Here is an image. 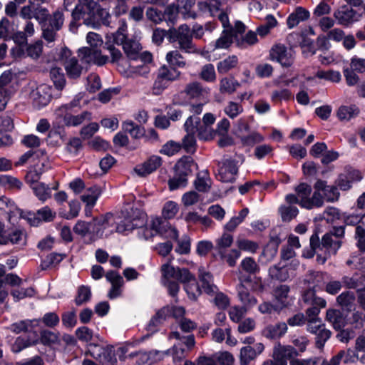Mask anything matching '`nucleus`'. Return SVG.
<instances>
[{"label":"nucleus","mask_w":365,"mask_h":365,"mask_svg":"<svg viewBox=\"0 0 365 365\" xmlns=\"http://www.w3.org/2000/svg\"><path fill=\"white\" fill-rule=\"evenodd\" d=\"M138 218H125L120 223L115 225V220L113 215L107 213L99 219L95 220L94 226L96 230L94 233L98 238L108 237L115 230L117 232L123 233L126 231H131L139 226Z\"/></svg>","instance_id":"obj_2"},{"label":"nucleus","mask_w":365,"mask_h":365,"mask_svg":"<svg viewBox=\"0 0 365 365\" xmlns=\"http://www.w3.org/2000/svg\"><path fill=\"white\" fill-rule=\"evenodd\" d=\"M170 312V309L168 307H163L159 310L156 314L150 319L148 324L149 329H151L152 327H155L164 322Z\"/></svg>","instance_id":"obj_62"},{"label":"nucleus","mask_w":365,"mask_h":365,"mask_svg":"<svg viewBox=\"0 0 365 365\" xmlns=\"http://www.w3.org/2000/svg\"><path fill=\"white\" fill-rule=\"evenodd\" d=\"M269 57L276 61L282 66L289 67L294 62V53L292 49L287 48L284 45L277 43L269 51Z\"/></svg>","instance_id":"obj_12"},{"label":"nucleus","mask_w":365,"mask_h":365,"mask_svg":"<svg viewBox=\"0 0 365 365\" xmlns=\"http://www.w3.org/2000/svg\"><path fill=\"white\" fill-rule=\"evenodd\" d=\"M341 244V240H334L331 234L326 233L320 241L319 235L314 233L309 240V249L303 251L302 257L307 259L312 258L317 250H322L323 248L329 255H336Z\"/></svg>","instance_id":"obj_5"},{"label":"nucleus","mask_w":365,"mask_h":365,"mask_svg":"<svg viewBox=\"0 0 365 365\" xmlns=\"http://www.w3.org/2000/svg\"><path fill=\"white\" fill-rule=\"evenodd\" d=\"M47 138L50 140V143L58 145L59 140L64 141L66 140V132L62 126H53L49 130Z\"/></svg>","instance_id":"obj_48"},{"label":"nucleus","mask_w":365,"mask_h":365,"mask_svg":"<svg viewBox=\"0 0 365 365\" xmlns=\"http://www.w3.org/2000/svg\"><path fill=\"white\" fill-rule=\"evenodd\" d=\"M50 77L58 90H62L64 88L66 78L61 68L57 67L51 68Z\"/></svg>","instance_id":"obj_47"},{"label":"nucleus","mask_w":365,"mask_h":365,"mask_svg":"<svg viewBox=\"0 0 365 365\" xmlns=\"http://www.w3.org/2000/svg\"><path fill=\"white\" fill-rule=\"evenodd\" d=\"M359 113V109L355 105L341 106L337 110V117L340 120L348 121L352 118L356 116Z\"/></svg>","instance_id":"obj_34"},{"label":"nucleus","mask_w":365,"mask_h":365,"mask_svg":"<svg viewBox=\"0 0 365 365\" xmlns=\"http://www.w3.org/2000/svg\"><path fill=\"white\" fill-rule=\"evenodd\" d=\"M158 72L170 83L178 81L181 76L180 71L174 67H169L166 65L160 66Z\"/></svg>","instance_id":"obj_37"},{"label":"nucleus","mask_w":365,"mask_h":365,"mask_svg":"<svg viewBox=\"0 0 365 365\" xmlns=\"http://www.w3.org/2000/svg\"><path fill=\"white\" fill-rule=\"evenodd\" d=\"M288 327L285 322H278L267 326L262 331L264 337L269 339H278L287 331Z\"/></svg>","instance_id":"obj_23"},{"label":"nucleus","mask_w":365,"mask_h":365,"mask_svg":"<svg viewBox=\"0 0 365 365\" xmlns=\"http://www.w3.org/2000/svg\"><path fill=\"white\" fill-rule=\"evenodd\" d=\"M86 41L91 47H83L78 50V56L82 61L87 63H93L98 66H103L109 61L108 56L102 55L101 51L96 48L103 43L99 34L89 32L87 34Z\"/></svg>","instance_id":"obj_4"},{"label":"nucleus","mask_w":365,"mask_h":365,"mask_svg":"<svg viewBox=\"0 0 365 365\" xmlns=\"http://www.w3.org/2000/svg\"><path fill=\"white\" fill-rule=\"evenodd\" d=\"M49 16V11L47 10V15L43 19V20H38V23L41 26V29L42 31L41 37L48 43H53L56 41L57 37V32L59 30L54 29L53 26H51V24H47L48 18Z\"/></svg>","instance_id":"obj_26"},{"label":"nucleus","mask_w":365,"mask_h":365,"mask_svg":"<svg viewBox=\"0 0 365 365\" xmlns=\"http://www.w3.org/2000/svg\"><path fill=\"white\" fill-rule=\"evenodd\" d=\"M197 169V165L190 156L181 158L175 165V175L168 180L170 190L184 187L187 184V178L192 175L193 171Z\"/></svg>","instance_id":"obj_3"},{"label":"nucleus","mask_w":365,"mask_h":365,"mask_svg":"<svg viewBox=\"0 0 365 365\" xmlns=\"http://www.w3.org/2000/svg\"><path fill=\"white\" fill-rule=\"evenodd\" d=\"M198 277L201 282V287L204 292L209 295H214L218 291L217 287L213 283V277L212 274L207 272L204 267H200L198 269Z\"/></svg>","instance_id":"obj_22"},{"label":"nucleus","mask_w":365,"mask_h":365,"mask_svg":"<svg viewBox=\"0 0 365 365\" xmlns=\"http://www.w3.org/2000/svg\"><path fill=\"white\" fill-rule=\"evenodd\" d=\"M314 187L319 193L322 192V197H323V201L326 200L328 202H335L339 199L340 192L336 185H327L326 181L318 180L315 182Z\"/></svg>","instance_id":"obj_19"},{"label":"nucleus","mask_w":365,"mask_h":365,"mask_svg":"<svg viewBox=\"0 0 365 365\" xmlns=\"http://www.w3.org/2000/svg\"><path fill=\"white\" fill-rule=\"evenodd\" d=\"M47 24H51L56 30H61L64 24V15L63 12L58 9L53 12L52 14H49Z\"/></svg>","instance_id":"obj_53"},{"label":"nucleus","mask_w":365,"mask_h":365,"mask_svg":"<svg viewBox=\"0 0 365 365\" xmlns=\"http://www.w3.org/2000/svg\"><path fill=\"white\" fill-rule=\"evenodd\" d=\"M45 164L42 163L41 166H35L34 168L31 169L25 176V180L27 184L29 185L30 187L34 185L37 183H40L39 182L43 173L45 171Z\"/></svg>","instance_id":"obj_32"},{"label":"nucleus","mask_w":365,"mask_h":365,"mask_svg":"<svg viewBox=\"0 0 365 365\" xmlns=\"http://www.w3.org/2000/svg\"><path fill=\"white\" fill-rule=\"evenodd\" d=\"M9 242L13 245H24L26 244V235L24 231L15 229L9 235H6V245Z\"/></svg>","instance_id":"obj_52"},{"label":"nucleus","mask_w":365,"mask_h":365,"mask_svg":"<svg viewBox=\"0 0 365 365\" xmlns=\"http://www.w3.org/2000/svg\"><path fill=\"white\" fill-rule=\"evenodd\" d=\"M100 195V190L96 187H91L87 189L84 194L81 196V200L86 204L87 206L93 207Z\"/></svg>","instance_id":"obj_44"},{"label":"nucleus","mask_w":365,"mask_h":365,"mask_svg":"<svg viewBox=\"0 0 365 365\" xmlns=\"http://www.w3.org/2000/svg\"><path fill=\"white\" fill-rule=\"evenodd\" d=\"M199 77L205 82H215L217 76L214 66L212 63H207L202 66L199 73Z\"/></svg>","instance_id":"obj_46"},{"label":"nucleus","mask_w":365,"mask_h":365,"mask_svg":"<svg viewBox=\"0 0 365 365\" xmlns=\"http://www.w3.org/2000/svg\"><path fill=\"white\" fill-rule=\"evenodd\" d=\"M279 212L284 222H290L299 213L298 208L294 205H282Z\"/></svg>","instance_id":"obj_50"},{"label":"nucleus","mask_w":365,"mask_h":365,"mask_svg":"<svg viewBox=\"0 0 365 365\" xmlns=\"http://www.w3.org/2000/svg\"><path fill=\"white\" fill-rule=\"evenodd\" d=\"M232 31L225 30L222 36L215 41V48H227L232 43Z\"/></svg>","instance_id":"obj_54"},{"label":"nucleus","mask_w":365,"mask_h":365,"mask_svg":"<svg viewBox=\"0 0 365 365\" xmlns=\"http://www.w3.org/2000/svg\"><path fill=\"white\" fill-rule=\"evenodd\" d=\"M123 51L129 58L136 60L141 50L140 43L135 40L128 39L123 43Z\"/></svg>","instance_id":"obj_33"},{"label":"nucleus","mask_w":365,"mask_h":365,"mask_svg":"<svg viewBox=\"0 0 365 365\" xmlns=\"http://www.w3.org/2000/svg\"><path fill=\"white\" fill-rule=\"evenodd\" d=\"M145 16L148 20L155 24H159L164 20L163 13L155 7H148L145 11Z\"/></svg>","instance_id":"obj_61"},{"label":"nucleus","mask_w":365,"mask_h":365,"mask_svg":"<svg viewBox=\"0 0 365 365\" xmlns=\"http://www.w3.org/2000/svg\"><path fill=\"white\" fill-rule=\"evenodd\" d=\"M36 197L41 202L51 197V188L43 182L37 183L30 187Z\"/></svg>","instance_id":"obj_31"},{"label":"nucleus","mask_w":365,"mask_h":365,"mask_svg":"<svg viewBox=\"0 0 365 365\" xmlns=\"http://www.w3.org/2000/svg\"><path fill=\"white\" fill-rule=\"evenodd\" d=\"M0 185L6 187L8 189L20 190L23 185L22 182L16 178L10 175H1Z\"/></svg>","instance_id":"obj_55"},{"label":"nucleus","mask_w":365,"mask_h":365,"mask_svg":"<svg viewBox=\"0 0 365 365\" xmlns=\"http://www.w3.org/2000/svg\"><path fill=\"white\" fill-rule=\"evenodd\" d=\"M238 65V58L235 55L229 56L226 58L219 61L217 69L220 74H225Z\"/></svg>","instance_id":"obj_30"},{"label":"nucleus","mask_w":365,"mask_h":365,"mask_svg":"<svg viewBox=\"0 0 365 365\" xmlns=\"http://www.w3.org/2000/svg\"><path fill=\"white\" fill-rule=\"evenodd\" d=\"M72 18L75 20H83V24L96 28L99 26L96 16V11L86 9L83 6L77 4L71 14Z\"/></svg>","instance_id":"obj_18"},{"label":"nucleus","mask_w":365,"mask_h":365,"mask_svg":"<svg viewBox=\"0 0 365 365\" xmlns=\"http://www.w3.org/2000/svg\"><path fill=\"white\" fill-rule=\"evenodd\" d=\"M289 290V287L286 284L277 286L274 289V297L282 309L286 307L285 300L288 297Z\"/></svg>","instance_id":"obj_45"},{"label":"nucleus","mask_w":365,"mask_h":365,"mask_svg":"<svg viewBox=\"0 0 365 365\" xmlns=\"http://www.w3.org/2000/svg\"><path fill=\"white\" fill-rule=\"evenodd\" d=\"M103 365H115L117 359L115 358L114 351L112 346H106L105 351L103 352L101 358L98 359Z\"/></svg>","instance_id":"obj_58"},{"label":"nucleus","mask_w":365,"mask_h":365,"mask_svg":"<svg viewBox=\"0 0 365 365\" xmlns=\"http://www.w3.org/2000/svg\"><path fill=\"white\" fill-rule=\"evenodd\" d=\"M322 307L317 305H311L310 307L306 310V320L307 321V326L310 324H316L322 323V319L318 317L320 313V309Z\"/></svg>","instance_id":"obj_49"},{"label":"nucleus","mask_w":365,"mask_h":365,"mask_svg":"<svg viewBox=\"0 0 365 365\" xmlns=\"http://www.w3.org/2000/svg\"><path fill=\"white\" fill-rule=\"evenodd\" d=\"M173 43H177L178 49L187 54H200V51L194 43H192L190 28L187 24H182L178 28L171 27L168 30L157 28L153 30V42L159 46L165 38Z\"/></svg>","instance_id":"obj_1"},{"label":"nucleus","mask_w":365,"mask_h":365,"mask_svg":"<svg viewBox=\"0 0 365 365\" xmlns=\"http://www.w3.org/2000/svg\"><path fill=\"white\" fill-rule=\"evenodd\" d=\"M210 179L207 170L199 173L194 182L195 187L200 192H207L210 188Z\"/></svg>","instance_id":"obj_41"},{"label":"nucleus","mask_w":365,"mask_h":365,"mask_svg":"<svg viewBox=\"0 0 365 365\" xmlns=\"http://www.w3.org/2000/svg\"><path fill=\"white\" fill-rule=\"evenodd\" d=\"M210 92V89L208 87L203 86L199 81H194L187 83L181 93L190 101L206 102Z\"/></svg>","instance_id":"obj_9"},{"label":"nucleus","mask_w":365,"mask_h":365,"mask_svg":"<svg viewBox=\"0 0 365 365\" xmlns=\"http://www.w3.org/2000/svg\"><path fill=\"white\" fill-rule=\"evenodd\" d=\"M10 330L16 334L21 332H32L34 327L33 322L30 320H22L16 323L12 324L10 326Z\"/></svg>","instance_id":"obj_51"},{"label":"nucleus","mask_w":365,"mask_h":365,"mask_svg":"<svg viewBox=\"0 0 365 365\" xmlns=\"http://www.w3.org/2000/svg\"><path fill=\"white\" fill-rule=\"evenodd\" d=\"M354 301V294L349 291L344 292L336 297V302L343 308L351 307Z\"/></svg>","instance_id":"obj_60"},{"label":"nucleus","mask_w":365,"mask_h":365,"mask_svg":"<svg viewBox=\"0 0 365 365\" xmlns=\"http://www.w3.org/2000/svg\"><path fill=\"white\" fill-rule=\"evenodd\" d=\"M237 274L239 281L237 289L260 292L264 290L262 279L255 276L256 274H246L242 271H238Z\"/></svg>","instance_id":"obj_15"},{"label":"nucleus","mask_w":365,"mask_h":365,"mask_svg":"<svg viewBox=\"0 0 365 365\" xmlns=\"http://www.w3.org/2000/svg\"><path fill=\"white\" fill-rule=\"evenodd\" d=\"M269 274L272 279L286 281L289 278L288 269L285 266L273 265L269 269Z\"/></svg>","instance_id":"obj_40"},{"label":"nucleus","mask_w":365,"mask_h":365,"mask_svg":"<svg viewBox=\"0 0 365 365\" xmlns=\"http://www.w3.org/2000/svg\"><path fill=\"white\" fill-rule=\"evenodd\" d=\"M173 257L169 258L168 262L162 264L160 271L163 277L165 280L175 279L178 282L185 284V289L188 294H190L188 284L190 283L196 284V279L188 269L180 268L179 267H174L171 262Z\"/></svg>","instance_id":"obj_6"},{"label":"nucleus","mask_w":365,"mask_h":365,"mask_svg":"<svg viewBox=\"0 0 365 365\" xmlns=\"http://www.w3.org/2000/svg\"><path fill=\"white\" fill-rule=\"evenodd\" d=\"M59 115L62 117L64 125L68 127L78 126L91 118V113L88 111L76 115H73L71 111H66Z\"/></svg>","instance_id":"obj_24"},{"label":"nucleus","mask_w":365,"mask_h":365,"mask_svg":"<svg viewBox=\"0 0 365 365\" xmlns=\"http://www.w3.org/2000/svg\"><path fill=\"white\" fill-rule=\"evenodd\" d=\"M294 190L299 197V205L305 209L312 210L314 207L323 206L322 193L315 190L311 196L312 189L311 185L306 182H301L295 187Z\"/></svg>","instance_id":"obj_7"},{"label":"nucleus","mask_w":365,"mask_h":365,"mask_svg":"<svg viewBox=\"0 0 365 365\" xmlns=\"http://www.w3.org/2000/svg\"><path fill=\"white\" fill-rule=\"evenodd\" d=\"M47 10L48 9L46 7L35 5L34 1L29 0L28 5L21 7L19 16L26 21L31 20L32 18H34L37 21L38 20L42 21L47 15Z\"/></svg>","instance_id":"obj_17"},{"label":"nucleus","mask_w":365,"mask_h":365,"mask_svg":"<svg viewBox=\"0 0 365 365\" xmlns=\"http://www.w3.org/2000/svg\"><path fill=\"white\" fill-rule=\"evenodd\" d=\"M354 239L359 250L365 252V228L361 225H357L355 228Z\"/></svg>","instance_id":"obj_64"},{"label":"nucleus","mask_w":365,"mask_h":365,"mask_svg":"<svg viewBox=\"0 0 365 365\" xmlns=\"http://www.w3.org/2000/svg\"><path fill=\"white\" fill-rule=\"evenodd\" d=\"M299 356L297 349L290 345H282L277 343L273 348L272 359L275 360L276 365H287L294 358Z\"/></svg>","instance_id":"obj_11"},{"label":"nucleus","mask_w":365,"mask_h":365,"mask_svg":"<svg viewBox=\"0 0 365 365\" xmlns=\"http://www.w3.org/2000/svg\"><path fill=\"white\" fill-rule=\"evenodd\" d=\"M303 282L307 287L315 289L324 283V274L320 272L310 270L305 275Z\"/></svg>","instance_id":"obj_28"},{"label":"nucleus","mask_w":365,"mask_h":365,"mask_svg":"<svg viewBox=\"0 0 365 365\" xmlns=\"http://www.w3.org/2000/svg\"><path fill=\"white\" fill-rule=\"evenodd\" d=\"M52 88L47 84H41L30 93L33 105L37 108L47 106L52 98Z\"/></svg>","instance_id":"obj_16"},{"label":"nucleus","mask_w":365,"mask_h":365,"mask_svg":"<svg viewBox=\"0 0 365 365\" xmlns=\"http://www.w3.org/2000/svg\"><path fill=\"white\" fill-rule=\"evenodd\" d=\"M237 289L240 300L244 304L245 307H250L257 304L256 298L250 293V289Z\"/></svg>","instance_id":"obj_57"},{"label":"nucleus","mask_w":365,"mask_h":365,"mask_svg":"<svg viewBox=\"0 0 365 365\" xmlns=\"http://www.w3.org/2000/svg\"><path fill=\"white\" fill-rule=\"evenodd\" d=\"M348 324L354 329H361L365 324V313L363 310L354 309L347 319Z\"/></svg>","instance_id":"obj_35"},{"label":"nucleus","mask_w":365,"mask_h":365,"mask_svg":"<svg viewBox=\"0 0 365 365\" xmlns=\"http://www.w3.org/2000/svg\"><path fill=\"white\" fill-rule=\"evenodd\" d=\"M260 270L259 266L252 257H245L240 264L238 271L246 274H257Z\"/></svg>","instance_id":"obj_42"},{"label":"nucleus","mask_w":365,"mask_h":365,"mask_svg":"<svg viewBox=\"0 0 365 365\" xmlns=\"http://www.w3.org/2000/svg\"><path fill=\"white\" fill-rule=\"evenodd\" d=\"M161 165V158L153 155L141 165L134 168V172L140 177L146 176L155 171Z\"/></svg>","instance_id":"obj_21"},{"label":"nucleus","mask_w":365,"mask_h":365,"mask_svg":"<svg viewBox=\"0 0 365 365\" xmlns=\"http://www.w3.org/2000/svg\"><path fill=\"white\" fill-rule=\"evenodd\" d=\"M122 127L125 132L128 133L134 138H140L145 134L144 128L136 125L131 120L124 122Z\"/></svg>","instance_id":"obj_39"},{"label":"nucleus","mask_w":365,"mask_h":365,"mask_svg":"<svg viewBox=\"0 0 365 365\" xmlns=\"http://www.w3.org/2000/svg\"><path fill=\"white\" fill-rule=\"evenodd\" d=\"M43 51L42 41H38L34 43L28 45L26 50V56L33 59H37L40 57Z\"/></svg>","instance_id":"obj_63"},{"label":"nucleus","mask_w":365,"mask_h":365,"mask_svg":"<svg viewBox=\"0 0 365 365\" xmlns=\"http://www.w3.org/2000/svg\"><path fill=\"white\" fill-rule=\"evenodd\" d=\"M239 86L240 83L234 78L225 77L220 81V91L222 93L232 94Z\"/></svg>","instance_id":"obj_38"},{"label":"nucleus","mask_w":365,"mask_h":365,"mask_svg":"<svg viewBox=\"0 0 365 365\" xmlns=\"http://www.w3.org/2000/svg\"><path fill=\"white\" fill-rule=\"evenodd\" d=\"M309 12L302 7H297L287 18V24L289 29L297 26L301 21L309 18Z\"/></svg>","instance_id":"obj_27"},{"label":"nucleus","mask_w":365,"mask_h":365,"mask_svg":"<svg viewBox=\"0 0 365 365\" xmlns=\"http://www.w3.org/2000/svg\"><path fill=\"white\" fill-rule=\"evenodd\" d=\"M325 319L332 325L335 330H339L345 326L344 315L339 309H327Z\"/></svg>","instance_id":"obj_25"},{"label":"nucleus","mask_w":365,"mask_h":365,"mask_svg":"<svg viewBox=\"0 0 365 365\" xmlns=\"http://www.w3.org/2000/svg\"><path fill=\"white\" fill-rule=\"evenodd\" d=\"M334 17L339 25L349 26L359 21L361 15L349 5H342L334 12Z\"/></svg>","instance_id":"obj_14"},{"label":"nucleus","mask_w":365,"mask_h":365,"mask_svg":"<svg viewBox=\"0 0 365 365\" xmlns=\"http://www.w3.org/2000/svg\"><path fill=\"white\" fill-rule=\"evenodd\" d=\"M270 98L273 103H281L282 101H288L293 99V94L287 88L275 89L272 91Z\"/></svg>","instance_id":"obj_43"},{"label":"nucleus","mask_w":365,"mask_h":365,"mask_svg":"<svg viewBox=\"0 0 365 365\" xmlns=\"http://www.w3.org/2000/svg\"><path fill=\"white\" fill-rule=\"evenodd\" d=\"M302 298L305 304L309 305H317L321 307H325L327 305V302L324 299L316 296L314 289L308 287V289L302 293Z\"/></svg>","instance_id":"obj_29"},{"label":"nucleus","mask_w":365,"mask_h":365,"mask_svg":"<svg viewBox=\"0 0 365 365\" xmlns=\"http://www.w3.org/2000/svg\"><path fill=\"white\" fill-rule=\"evenodd\" d=\"M257 355L255 354V350L254 348L247 346L242 347L240 350V360L241 365H248V364L255 359Z\"/></svg>","instance_id":"obj_59"},{"label":"nucleus","mask_w":365,"mask_h":365,"mask_svg":"<svg viewBox=\"0 0 365 365\" xmlns=\"http://www.w3.org/2000/svg\"><path fill=\"white\" fill-rule=\"evenodd\" d=\"M59 58L64 66L68 78L77 79L81 76L83 67L79 63L77 58L73 56L71 50L68 48H62L60 52Z\"/></svg>","instance_id":"obj_8"},{"label":"nucleus","mask_w":365,"mask_h":365,"mask_svg":"<svg viewBox=\"0 0 365 365\" xmlns=\"http://www.w3.org/2000/svg\"><path fill=\"white\" fill-rule=\"evenodd\" d=\"M180 51V49L169 51L166 54V61L173 66L184 68L187 63Z\"/></svg>","instance_id":"obj_36"},{"label":"nucleus","mask_w":365,"mask_h":365,"mask_svg":"<svg viewBox=\"0 0 365 365\" xmlns=\"http://www.w3.org/2000/svg\"><path fill=\"white\" fill-rule=\"evenodd\" d=\"M105 277L112 285L108 294V297L110 299L117 298L121 294L120 288L124 284L123 277L117 272L113 270L108 272Z\"/></svg>","instance_id":"obj_20"},{"label":"nucleus","mask_w":365,"mask_h":365,"mask_svg":"<svg viewBox=\"0 0 365 365\" xmlns=\"http://www.w3.org/2000/svg\"><path fill=\"white\" fill-rule=\"evenodd\" d=\"M307 330L314 335V345L319 350H323L325 344L332 335L331 331L323 322L307 326Z\"/></svg>","instance_id":"obj_13"},{"label":"nucleus","mask_w":365,"mask_h":365,"mask_svg":"<svg viewBox=\"0 0 365 365\" xmlns=\"http://www.w3.org/2000/svg\"><path fill=\"white\" fill-rule=\"evenodd\" d=\"M217 179L222 182H233L238 173L237 162L232 159H224L218 162Z\"/></svg>","instance_id":"obj_10"},{"label":"nucleus","mask_w":365,"mask_h":365,"mask_svg":"<svg viewBox=\"0 0 365 365\" xmlns=\"http://www.w3.org/2000/svg\"><path fill=\"white\" fill-rule=\"evenodd\" d=\"M170 83L158 72L152 88L153 93L156 96L160 95L169 86Z\"/></svg>","instance_id":"obj_56"}]
</instances>
